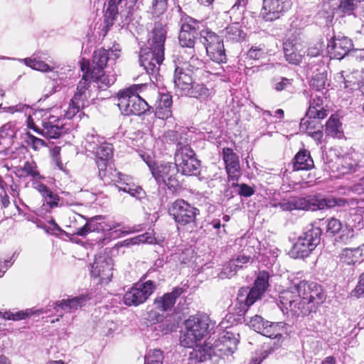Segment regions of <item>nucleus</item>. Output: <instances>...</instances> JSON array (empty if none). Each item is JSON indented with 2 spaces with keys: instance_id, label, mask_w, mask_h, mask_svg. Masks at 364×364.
Here are the masks:
<instances>
[{
  "instance_id": "nucleus-1",
  "label": "nucleus",
  "mask_w": 364,
  "mask_h": 364,
  "mask_svg": "<svg viewBox=\"0 0 364 364\" xmlns=\"http://www.w3.org/2000/svg\"><path fill=\"white\" fill-rule=\"evenodd\" d=\"M166 29L161 22H156L149 33L145 48L141 49L139 64L147 73L155 75L164 60Z\"/></svg>"
},
{
  "instance_id": "nucleus-2",
  "label": "nucleus",
  "mask_w": 364,
  "mask_h": 364,
  "mask_svg": "<svg viewBox=\"0 0 364 364\" xmlns=\"http://www.w3.org/2000/svg\"><path fill=\"white\" fill-rule=\"evenodd\" d=\"M239 340L231 332H225L215 341L210 347L199 346L189 353V359L197 363L209 362L215 358L218 362L223 355H232L237 349Z\"/></svg>"
},
{
  "instance_id": "nucleus-3",
  "label": "nucleus",
  "mask_w": 364,
  "mask_h": 364,
  "mask_svg": "<svg viewBox=\"0 0 364 364\" xmlns=\"http://www.w3.org/2000/svg\"><path fill=\"white\" fill-rule=\"evenodd\" d=\"M346 200L341 198L324 197L321 194L310 195L304 198H291L275 205L284 211L293 210H317L344 206Z\"/></svg>"
},
{
  "instance_id": "nucleus-4",
  "label": "nucleus",
  "mask_w": 364,
  "mask_h": 364,
  "mask_svg": "<svg viewBox=\"0 0 364 364\" xmlns=\"http://www.w3.org/2000/svg\"><path fill=\"white\" fill-rule=\"evenodd\" d=\"M280 308L284 314L294 318L304 317L315 313L297 288L284 290L279 294Z\"/></svg>"
},
{
  "instance_id": "nucleus-5",
  "label": "nucleus",
  "mask_w": 364,
  "mask_h": 364,
  "mask_svg": "<svg viewBox=\"0 0 364 364\" xmlns=\"http://www.w3.org/2000/svg\"><path fill=\"white\" fill-rule=\"evenodd\" d=\"M139 85H132L118 92L117 105L123 114L141 115L154 110V107L139 96Z\"/></svg>"
},
{
  "instance_id": "nucleus-6",
  "label": "nucleus",
  "mask_w": 364,
  "mask_h": 364,
  "mask_svg": "<svg viewBox=\"0 0 364 364\" xmlns=\"http://www.w3.org/2000/svg\"><path fill=\"white\" fill-rule=\"evenodd\" d=\"M208 317L196 314L191 316L185 322L186 331L181 338V344L186 348H193L208 332Z\"/></svg>"
},
{
  "instance_id": "nucleus-7",
  "label": "nucleus",
  "mask_w": 364,
  "mask_h": 364,
  "mask_svg": "<svg viewBox=\"0 0 364 364\" xmlns=\"http://www.w3.org/2000/svg\"><path fill=\"white\" fill-rule=\"evenodd\" d=\"M200 45L201 50L205 51L211 60L218 64L227 61V55L224 48L223 40L215 33L206 28L200 32Z\"/></svg>"
},
{
  "instance_id": "nucleus-8",
  "label": "nucleus",
  "mask_w": 364,
  "mask_h": 364,
  "mask_svg": "<svg viewBox=\"0 0 364 364\" xmlns=\"http://www.w3.org/2000/svg\"><path fill=\"white\" fill-rule=\"evenodd\" d=\"M175 164L181 173L186 176H196L200 172V161L196 157L189 144L181 146L175 153Z\"/></svg>"
},
{
  "instance_id": "nucleus-9",
  "label": "nucleus",
  "mask_w": 364,
  "mask_h": 364,
  "mask_svg": "<svg viewBox=\"0 0 364 364\" xmlns=\"http://www.w3.org/2000/svg\"><path fill=\"white\" fill-rule=\"evenodd\" d=\"M321 229H309L299 235L294 244L291 253L296 258H305L320 243Z\"/></svg>"
},
{
  "instance_id": "nucleus-10",
  "label": "nucleus",
  "mask_w": 364,
  "mask_h": 364,
  "mask_svg": "<svg viewBox=\"0 0 364 364\" xmlns=\"http://www.w3.org/2000/svg\"><path fill=\"white\" fill-rule=\"evenodd\" d=\"M181 29L178 35V41L180 45L186 48V50L196 48L197 43L196 40L199 36L200 38V23L193 18L186 16L182 17L180 21Z\"/></svg>"
},
{
  "instance_id": "nucleus-11",
  "label": "nucleus",
  "mask_w": 364,
  "mask_h": 364,
  "mask_svg": "<svg viewBox=\"0 0 364 364\" xmlns=\"http://www.w3.org/2000/svg\"><path fill=\"white\" fill-rule=\"evenodd\" d=\"M155 289V283L151 280H148L141 284H134V286L124 294V304L128 306H137L144 304L154 293Z\"/></svg>"
},
{
  "instance_id": "nucleus-12",
  "label": "nucleus",
  "mask_w": 364,
  "mask_h": 364,
  "mask_svg": "<svg viewBox=\"0 0 364 364\" xmlns=\"http://www.w3.org/2000/svg\"><path fill=\"white\" fill-rule=\"evenodd\" d=\"M151 173L159 186L164 185L170 190H175L179 186L178 168L175 163L157 164Z\"/></svg>"
},
{
  "instance_id": "nucleus-13",
  "label": "nucleus",
  "mask_w": 364,
  "mask_h": 364,
  "mask_svg": "<svg viewBox=\"0 0 364 364\" xmlns=\"http://www.w3.org/2000/svg\"><path fill=\"white\" fill-rule=\"evenodd\" d=\"M306 299L314 312H316L318 306L322 304L326 298V292L321 285L313 282L301 281L295 285Z\"/></svg>"
},
{
  "instance_id": "nucleus-14",
  "label": "nucleus",
  "mask_w": 364,
  "mask_h": 364,
  "mask_svg": "<svg viewBox=\"0 0 364 364\" xmlns=\"http://www.w3.org/2000/svg\"><path fill=\"white\" fill-rule=\"evenodd\" d=\"M168 213L178 225H186L194 223L199 210L187 201L178 199L171 203Z\"/></svg>"
},
{
  "instance_id": "nucleus-15",
  "label": "nucleus",
  "mask_w": 364,
  "mask_h": 364,
  "mask_svg": "<svg viewBox=\"0 0 364 364\" xmlns=\"http://www.w3.org/2000/svg\"><path fill=\"white\" fill-rule=\"evenodd\" d=\"M91 276L97 281V284L107 285L112 278V264L110 258L99 256L95 258L91 265Z\"/></svg>"
},
{
  "instance_id": "nucleus-16",
  "label": "nucleus",
  "mask_w": 364,
  "mask_h": 364,
  "mask_svg": "<svg viewBox=\"0 0 364 364\" xmlns=\"http://www.w3.org/2000/svg\"><path fill=\"white\" fill-rule=\"evenodd\" d=\"M291 7L290 0H263L261 16L266 21L278 19Z\"/></svg>"
},
{
  "instance_id": "nucleus-17",
  "label": "nucleus",
  "mask_w": 364,
  "mask_h": 364,
  "mask_svg": "<svg viewBox=\"0 0 364 364\" xmlns=\"http://www.w3.org/2000/svg\"><path fill=\"white\" fill-rule=\"evenodd\" d=\"M121 49L119 44H114L109 50L100 48L94 52L92 57V69L91 73L102 72L109 60L119 58Z\"/></svg>"
},
{
  "instance_id": "nucleus-18",
  "label": "nucleus",
  "mask_w": 364,
  "mask_h": 364,
  "mask_svg": "<svg viewBox=\"0 0 364 364\" xmlns=\"http://www.w3.org/2000/svg\"><path fill=\"white\" fill-rule=\"evenodd\" d=\"M63 120L61 117L50 114L43 120L41 134L48 139L59 138L67 132Z\"/></svg>"
},
{
  "instance_id": "nucleus-19",
  "label": "nucleus",
  "mask_w": 364,
  "mask_h": 364,
  "mask_svg": "<svg viewBox=\"0 0 364 364\" xmlns=\"http://www.w3.org/2000/svg\"><path fill=\"white\" fill-rule=\"evenodd\" d=\"M352 41L346 37H334L328 44V50L332 58L341 60L348 55L353 48Z\"/></svg>"
},
{
  "instance_id": "nucleus-20",
  "label": "nucleus",
  "mask_w": 364,
  "mask_h": 364,
  "mask_svg": "<svg viewBox=\"0 0 364 364\" xmlns=\"http://www.w3.org/2000/svg\"><path fill=\"white\" fill-rule=\"evenodd\" d=\"M223 159L229 181H238L240 177L239 156L230 148L223 149Z\"/></svg>"
},
{
  "instance_id": "nucleus-21",
  "label": "nucleus",
  "mask_w": 364,
  "mask_h": 364,
  "mask_svg": "<svg viewBox=\"0 0 364 364\" xmlns=\"http://www.w3.org/2000/svg\"><path fill=\"white\" fill-rule=\"evenodd\" d=\"M193 70L188 69V64L183 63L181 66L176 65L173 75L175 87L185 94L193 83Z\"/></svg>"
},
{
  "instance_id": "nucleus-22",
  "label": "nucleus",
  "mask_w": 364,
  "mask_h": 364,
  "mask_svg": "<svg viewBox=\"0 0 364 364\" xmlns=\"http://www.w3.org/2000/svg\"><path fill=\"white\" fill-rule=\"evenodd\" d=\"M184 292L183 288L174 287L171 292L165 293L163 296L155 299L154 301L155 309L163 313L171 311L173 308L176 299Z\"/></svg>"
},
{
  "instance_id": "nucleus-23",
  "label": "nucleus",
  "mask_w": 364,
  "mask_h": 364,
  "mask_svg": "<svg viewBox=\"0 0 364 364\" xmlns=\"http://www.w3.org/2000/svg\"><path fill=\"white\" fill-rule=\"evenodd\" d=\"M283 46L286 60L291 64L299 65L304 52H302L301 45L298 40L296 38H289Z\"/></svg>"
},
{
  "instance_id": "nucleus-24",
  "label": "nucleus",
  "mask_w": 364,
  "mask_h": 364,
  "mask_svg": "<svg viewBox=\"0 0 364 364\" xmlns=\"http://www.w3.org/2000/svg\"><path fill=\"white\" fill-rule=\"evenodd\" d=\"M90 68H87V71L83 75L82 78L77 84V90L71 99L75 104L79 105L83 108L88 105V99L90 97V80H89L88 70Z\"/></svg>"
},
{
  "instance_id": "nucleus-25",
  "label": "nucleus",
  "mask_w": 364,
  "mask_h": 364,
  "mask_svg": "<svg viewBox=\"0 0 364 364\" xmlns=\"http://www.w3.org/2000/svg\"><path fill=\"white\" fill-rule=\"evenodd\" d=\"M264 296L259 291L252 287H241L237 293V301L240 304H243L242 311L244 314L247 311L248 309L253 305L257 301L260 300Z\"/></svg>"
},
{
  "instance_id": "nucleus-26",
  "label": "nucleus",
  "mask_w": 364,
  "mask_h": 364,
  "mask_svg": "<svg viewBox=\"0 0 364 364\" xmlns=\"http://www.w3.org/2000/svg\"><path fill=\"white\" fill-rule=\"evenodd\" d=\"M123 0H109L107 4V7L105 12L104 16V22H103V28L102 31L104 32V36H105L107 32L109 31L110 28L114 25L116 18L118 15V8L117 6ZM127 3H130L132 4H135L137 0H126Z\"/></svg>"
},
{
  "instance_id": "nucleus-27",
  "label": "nucleus",
  "mask_w": 364,
  "mask_h": 364,
  "mask_svg": "<svg viewBox=\"0 0 364 364\" xmlns=\"http://www.w3.org/2000/svg\"><path fill=\"white\" fill-rule=\"evenodd\" d=\"M172 97L169 94H159L154 105L155 116L161 119H166L171 117Z\"/></svg>"
},
{
  "instance_id": "nucleus-28",
  "label": "nucleus",
  "mask_w": 364,
  "mask_h": 364,
  "mask_svg": "<svg viewBox=\"0 0 364 364\" xmlns=\"http://www.w3.org/2000/svg\"><path fill=\"white\" fill-rule=\"evenodd\" d=\"M90 299V297L87 294H82L72 299H62L61 301L55 302L54 309L58 311L60 308L66 312H71L85 306L86 302Z\"/></svg>"
},
{
  "instance_id": "nucleus-29",
  "label": "nucleus",
  "mask_w": 364,
  "mask_h": 364,
  "mask_svg": "<svg viewBox=\"0 0 364 364\" xmlns=\"http://www.w3.org/2000/svg\"><path fill=\"white\" fill-rule=\"evenodd\" d=\"M185 53L187 54L185 59L188 60L183 63L188 64V69L193 71L203 66V61L200 58L203 52L200 45H196V48L186 50Z\"/></svg>"
},
{
  "instance_id": "nucleus-30",
  "label": "nucleus",
  "mask_w": 364,
  "mask_h": 364,
  "mask_svg": "<svg viewBox=\"0 0 364 364\" xmlns=\"http://www.w3.org/2000/svg\"><path fill=\"white\" fill-rule=\"evenodd\" d=\"M310 105L307 110V116L318 119H324L327 116V111L323 107V99L316 95L311 96Z\"/></svg>"
},
{
  "instance_id": "nucleus-31",
  "label": "nucleus",
  "mask_w": 364,
  "mask_h": 364,
  "mask_svg": "<svg viewBox=\"0 0 364 364\" xmlns=\"http://www.w3.org/2000/svg\"><path fill=\"white\" fill-rule=\"evenodd\" d=\"M314 161L307 150L299 151L294 158V169L310 170L314 167Z\"/></svg>"
},
{
  "instance_id": "nucleus-32",
  "label": "nucleus",
  "mask_w": 364,
  "mask_h": 364,
  "mask_svg": "<svg viewBox=\"0 0 364 364\" xmlns=\"http://www.w3.org/2000/svg\"><path fill=\"white\" fill-rule=\"evenodd\" d=\"M362 250L359 248L344 249L339 255V261L342 264H355L362 261Z\"/></svg>"
},
{
  "instance_id": "nucleus-33",
  "label": "nucleus",
  "mask_w": 364,
  "mask_h": 364,
  "mask_svg": "<svg viewBox=\"0 0 364 364\" xmlns=\"http://www.w3.org/2000/svg\"><path fill=\"white\" fill-rule=\"evenodd\" d=\"M36 164L33 161H27L23 166H17L15 169V174L18 178H26L31 176L33 178H41L39 172L36 170Z\"/></svg>"
},
{
  "instance_id": "nucleus-34",
  "label": "nucleus",
  "mask_w": 364,
  "mask_h": 364,
  "mask_svg": "<svg viewBox=\"0 0 364 364\" xmlns=\"http://www.w3.org/2000/svg\"><path fill=\"white\" fill-rule=\"evenodd\" d=\"M328 236L337 243L347 244L354 237L353 229H327Z\"/></svg>"
},
{
  "instance_id": "nucleus-35",
  "label": "nucleus",
  "mask_w": 364,
  "mask_h": 364,
  "mask_svg": "<svg viewBox=\"0 0 364 364\" xmlns=\"http://www.w3.org/2000/svg\"><path fill=\"white\" fill-rule=\"evenodd\" d=\"M46 232L50 235H55L57 236H65L71 242L78 243L80 241L77 239L78 236H85L87 233L92 232V229H78L77 231L69 233L65 232L63 229H46Z\"/></svg>"
},
{
  "instance_id": "nucleus-36",
  "label": "nucleus",
  "mask_w": 364,
  "mask_h": 364,
  "mask_svg": "<svg viewBox=\"0 0 364 364\" xmlns=\"http://www.w3.org/2000/svg\"><path fill=\"white\" fill-rule=\"evenodd\" d=\"M225 37L228 41L240 42L245 38L246 33L239 23H233L225 28Z\"/></svg>"
},
{
  "instance_id": "nucleus-37",
  "label": "nucleus",
  "mask_w": 364,
  "mask_h": 364,
  "mask_svg": "<svg viewBox=\"0 0 364 364\" xmlns=\"http://www.w3.org/2000/svg\"><path fill=\"white\" fill-rule=\"evenodd\" d=\"M101 73L99 71L91 73L90 75H89V80L91 79L93 82H96L99 87L102 89L109 87L115 82L116 77L114 75H107Z\"/></svg>"
},
{
  "instance_id": "nucleus-38",
  "label": "nucleus",
  "mask_w": 364,
  "mask_h": 364,
  "mask_svg": "<svg viewBox=\"0 0 364 364\" xmlns=\"http://www.w3.org/2000/svg\"><path fill=\"white\" fill-rule=\"evenodd\" d=\"M351 78L344 81L345 87H350L351 90L359 89L364 95V69L353 72Z\"/></svg>"
},
{
  "instance_id": "nucleus-39",
  "label": "nucleus",
  "mask_w": 364,
  "mask_h": 364,
  "mask_svg": "<svg viewBox=\"0 0 364 364\" xmlns=\"http://www.w3.org/2000/svg\"><path fill=\"white\" fill-rule=\"evenodd\" d=\"M326 133L332 137L341 139L343 136L342 124L336 117H331L326 124Z\"/></svg>"
},
{
  "instance_id": "nucleus-40",
  "label": "nucleus",
  "mask_w": 364,
  "mask_h": 364,
  "mask_svg": "<svg viewBox=\"0 0 364 364\" xmlns=\"http://www.w3.org/2000/svg\"><path fill=\"white\" fill-rule=\"evenodd\" d=\"M32 314L33 312L30 309L18 311H12L11 310L0 311V318L14 321L25 320L29 318Z\"/></svg>"
},
{
  "instance_id": "nucleus-41",
  "label": "nucleus",
  "mask_w": 364,
  "mask_h": 364,
  "mask_svg": "<svg viewBox=\"0 0 364 364\" xmlns=\"http://www.w3.org/2000/svg\"><path fill=\"white\" fill-rule=\"evenodd\" d=\"M211 94V90L207 88L203 84H196L193 83L189 88V90L184 94L188 95L191 97H195L200 100H205L208 98Z\"/></svg>"
},
{
  "instance_id": "nucleus-42",
  "label": "nucleus",
  "mask_w": 364,
  "mask_h": 364,
  "mask_svg": "<svg viewBox=\"0 0 364 364\" xmlns=\"http://www.w3.org/2000/svg\"><path fill=\"white\" fill-rule=\"evenodd\" d=\"M85 140V149L92 152L104 142L103 138L100 137L94 129L87 133Z\"/></svg>"
},
{
  "instance_id": "nucleus-43",
  "label": "nucleus",
  "mask_w": 364,
  "mask_h": 364,
  "mask_svg": "<svg viewBox=\"0 0 364 364\" xmlns=\"http://www.w3.org/2000/svg\"><path fill=\"white\" fill-rule=\"evenodd\" d=\"M269 274L267 271H259L252 287L257 291H259L262 294H264L267 290L269 284Z\"/></svg>"
},
{
  "instance_id": "nucleus-44",
  "label": "nucleus",
  "mask_w": 364,
  "mask_h": 364,
  "mask_svg": "<svg viewBox=\"0 0 364 364\" xmlns=\"http://www.w3.org/2000/svg\"><path fill=\"white\" fill-rule=\"evenodd\" d=\"M183 134L186 133L179 132L175 130H168L164 134V138L167 142H172L176 144V149H179L181 146L188 144L187 139L183 137Z\"/></svg>"
},
{
  "instance_id": "nucleus-45",
  "label": "nucleus",
  "mask_w": 364,
  "mask_h": 364,
  "mask_svg": "<svg viewBox=\"0 0 364 364\" xmlns=\"http://www.w3.org/2000/svg\"><path fill=\"white\" fill-rule=\"evenodd\" d=\"M286 323L284 322H270L267 328L265 330L267 333H263V336L270 338H281L284 331Z\"/></svg>"
},
{
  "instance_id": "nucleus-46",
  "label": "nucleus",
  "mask_w": 364,
  "mask_h": 364,
  "mask_svg": "<svg viewBox=\"0 0 364 364\" xmlns=\"http://www.w3.org/2000/svg\"><path fill=\"white\" fill-rule=\"evenodd\" d=\"M249 325L255 331L263 335V333H267V331L265 330L267 328L268 325H269V321L264 320L260 316L256 315L250 318Z\"/></svg>"
},
{
  "instance_id": "nucleus-47",
  "label": "nucleus",
  "mask_w": 364,
  "mask_h": 364,
  "mask_svg": "<svg viewBox=\"0 0 364 364\" xmlns=\"http://www.w3.org/2000/svg\"><path fill=\"white\" fill-rule=\"evenodd\" d=\"M360 0H341L338 10L343 15L350 16L358 9Z\"/></svg>"
},
{
  "instance_id": "nucleus-48",
  "label": "nucleus",
  "mask_w": 364,
  "mask_h": 364,
  "mask_svg": "<svg viewBox=\"0 0 364 364\" xmlns=\"http://www.w3.org/2000/svg\"><path fill=\"white\" fill-rule=\"evenodd\" d=\"M96 164L98 168V176L104 181H107L109 175H111V171H113L111 167L109 160L105 159H96Z\"/></svg>"
},
{
  "instance_id": "nucleus-49",
  "label": "nucleus",
  "mask_w": 364,
  "mask_h": 364,
  "mask_svg": "<svg viewBox=\"0 0 364 364\" xmlns=\"http://www.w3.org/2000/svg\"><path fill=\"white\" fill-rule=\"evenodd\" d=\"M92 152L95 153L96 159L110 160L113 156V146L111 144L103 142Z\"/></svg>"
},
{
  "instance_id": "nucleus-50",
  "label": "nucleus",
  "mask_w": 364,
  "mask_h": 364,
  "mask_svg": "<svg viewBox=\"0 0 364 364\" xmlns=\"http://www.w3.org/2000/svg\"><path fill=\"white\" fill-rule=\"evenodd\" d=\"M134 244L139 243H148V244H156L159 242L161 240L158 239L155 236V233L154 232V229H149V231L139 235L133 238Z\"/></svg>"
},
{
  "instance_id": "nucleus-51",
  "label": "nucleus",
  "mask_w": 364,
  "mask_h": 364,
  "mask_svg": "<svg viewBox=\"0 0 364 364\" xmlns=\"http://www.w3.org/2000/svg\"><path fill=\"white\" fill-rule=\"evenodd\" d=\"M144 364H163L164 353L160 349H153L149 350L145 356Z\"/></svg>"
},
{
  "instance_id": "nucleus-52",
  "label": "nucleus",
  "mask_w": 364,
  "mask_h": 364,
  "mask_svg": "<svg viewBox=\"0 0 364 364\" xmlns=\"http://www.w3.org/2000/svg\"><path fill=\"white\" fill-rule=\"evenodd\" d=\"M25 64L33 70L41 72H47L51 70L50 66L43 61L37 60L36 58H27L23 60Z\"/></svg>"
},
{
  "instance_id": "nucleus-53",
  "label": "nucleus",
  "mask_w": 364,
  "mask_h": 364,
  "mask_svg": "<svg viewBox=\"0 0 364 364\" xmlns=\"http://www.w3.org/2000/svg\"><path fill=\"white\" fill-rule=\"evenodd\" d=\"M326 82V74L324 73H319L316 74L310 82L311 87L315 89L316 91H320L323 89Z\"/></svg>"
},
{
  "instance_id": "nucleus-54",
  "label": "nucleus",
  "mask_w": 364,
  "mask_h": 364,
  "mask_svg": "<svg viewBox=\"0 0 364 364\" xmlns=\"http://www.w3.org/2000/svg\"><path fill=\"white\" fill-rule=\"evenodd\" d=\"M316 119H318V118L309 117L306 114V117L301 120L299 124L300 131L306 133L311 132L316 127Z\"/></svg>"
},
{
  "instance_id": "nucleus-55",
  "label": "nucleus",
  "mask_w": 364,
  "mask_h": 364,
  "mask_svg": "<svg viewBox=\"0 0 364 364\" xmlns=\"http://www.w3.org/2000/svg\"><path fill=\"white\" fill-rule=\"evenodd\" d=\"M167 8V0H153L151 13L155 16H159Z\"/></svg>"
},
{
  "instance_id": "nucleus-56",
  "label": "nucleus",
  "mask_w": 364,
  "mask_h": 364,
  "mask_svg": "<svg viewBox=\"0 0 364 364\" xmlns=\"http://www.w3.org/2000/svg\"><path fill=\"white\" fill-rule=\"evenodd\" d=\"M242 268V264H236L234 259H230L224 265L223 272L228 277H231L236 274L237 272Z\"/></svg>"
},
{
  "instance_id": "nucleus-57",
  "label": "nucleus",
  "mask_w": 364,
  "mask_h": 364,
  "mask_svg": "<svg viewBox=\"0 0 364 364\" xmlns=\"http://www.w3.org/2000/svg\"><path fill=\"white\" fill-rule=\"evenodd\" d=\"M350 296L356 299L364 296V272L360 275L358 284L351 291Z\"/></svg>"
},
{
  "instance_id": "nucleus-58",
  "label": "nucleus",
  "mask_w": 364,
  "mask_h": 364,
  "mask_svg": "<svg viewBox=\"0 0 364 364\" xmlns=\"http://www.w3.org/2000/svg\"><path fill=\"white\" fill-rule=\"evenodd\" d=\"M82 109V107L75 104L72 100H70L69 106L65 111L64 117L70 119L73 118L77 113H79Z\"/></svg>"
},
{
  "instance_id": "nucleus-59",
  "label": "nucleus",
  "mask_w": 364,
  "mask_h": 364,
  "mask_svg": "<svg viewBox=\"0 0 364 364\" xmlns=\"http://www.w3.org/2000/svg\"><path fill=\"white\" fill-rule=\"evenodd\" d=\"M127 176L113 170V171H111V175H109L107 178L108 181H105V183H114L117 186V184L122 183V182L127 181Z\"/></svg>"
},
{
  "instance_id": "nucleus-60",
  "label": "nucleus",
  "mask_w": 364,
  "mask_h": 364,
  "mask_svg": "<svg viewBox=\"0 0 364 364\" xmlns=\"http://www.w3.org/2000/svg\"><path fill=\"white\" fill-rule=\"evenodd\" d=\"M274 80L273 87L275 90L280 92L286 90L289 86L291 85L292 80L286 77H280L279 79Z\"/></svg>"
},
{
  "instance_id": "nucleus-61",
  "label": "nucleus",
  "mask_w": 364,
  "mask_h": 364,
  "mask_svg": "<svg viewBox=\"0 0 364 364\" xmlns=\"http://www.w3.org/2000/svg\"><path fill=\"white\" fill-rule=\"evenodd\" d=\"M104 218L102 215H97L91 218L81 228H98V225L101 228L104 227L105 222Z\"/></svg>"
},
{
  "instance_id": "nucleus-62",
  "label": "nucleus",
  "mask_w": 364,
  "mask_h": 364,
  "mask_svg": "<svg viewBox=\"0 0 364 364\" xmlns=\"http://www.w3.org/2000/svg\"><path fill=\"white\" fill-rule=\"evenodd\" d=\"M264 48L252 46L247 52V57L252 60H259L264 55Z\"/></svg>"
},
{
  "instance_id": "nucleus-63",
  "label": "nucleus",
  "mask_w": 364,
  "mask_h": 364,
  "mask_svg": "<svg viewBox=\"0 0 364 364\" xmlns=\"http://www.w3.org/2000/svg\"><path fill=\"white\" fill-rule=\"evenodd\" d=\"M120 191L125 193H128L133 197L140 198L141 194L144 193L143 190L140 187H131L130 185H126L125 186H120Z\"/></svg>"
},
{
  "instance_id": "nucleus-64",
  "label": "nucleus",
  "mask_w": 364,
  "mask_h": 364,
  "mask_svg": "<svg viewBox=\"0 0 364 364\" xmlns=\"http://www.w3.org/2000/svg\"><path fill=\"white\" fill-rule=\"evenodd\" d=\"M237 191L238 195L245 198L250 197L255 192L253 187H251L246 183H240V189H237Z\"/></svg>"
}]
</instances>
